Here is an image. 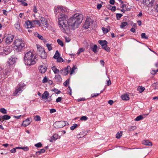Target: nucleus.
Wrapping results in <instances>:
<instances>
[{
	"instance_id": "obj_1",
	"label": "nucleus",
	"mask_w": 158,
	"mask_h": 158,
	"mask_svg": "<svg viewBox=\"0 0 158 158\" xmlns=\"http://www.w3.org/2000/svg\"><path fill=\"white\" fill-rule=\"evenodd\" d=\"M67 10L66 8L62 6H57L55 8L56 15L60 16L58 21L59 26L63 32H65L69 27L73 29L77 28L83 19L82 15L77 13L70 18L68 21V17L65 14Z\"/></svg>"
},
{
	"instance_id": "obj_2",
	"label": "nucleus",
	"mask_w": 158,
	"mask_h": 158,
	"mask_svg": "<svg viewBox=\"0 0 158 158\" xmlns=\"http://www.w3.org/2000/svg\"><path fill=\"white\" fill-rule=\"evenodd\" d=\"M24 60L25 64L29 66L34 64L37 60L36 56L31 51L26 53Z\"/></svg>"
},
{
	"instance_id": "obj_3",
	"label": "nucleus",
	"mask_w": 158,
	"mask_h": 158,
	"mask_svg": "<svg viewBox=\"0 0 158 158\" xmlns=\"http://www.w3.org/2000/svg\"><path fill=\"white\" fill-rule=\"evenodd\" d=\"M15 48L18 52H21L25 47L24 42L21 39H16L13 42Z\"/></svg>"
},
{
	"instance_id": "obj_4",
	"label": "nucleus",
	"mask_w": 158,
	"mask_h": 158,
	"mask_svg": "<svg viewBox=\"0 0 158 158\" xmlns=\"http://www.w3.org/2000/svg\"><path fill=\"white\" fill-rule=\"evenodd\" d=\"M15 61L16 59L15 58L12 57H10L6 63V65L7 67V68H8L9 69H13Z\"/></svg>"
},
{
	"instance_id": "obj_5",
	"label": "nucleus",
	"mask_w": 158,
	"mask_h": 158,
	"mask_svg": "<svg viewBox=\"0 0 158 158\" xmlns=\"http://www.w3.org/2000/svg\"><path fill=\"white\" fill-rule=\"evenodd\" d=\"M66 125L65 122L64 121H56L54 124V126L55 128H59L63 127Z\"/></svg>"
},
{
	"instance_id": "obj_6",
	"label": "nucleus",
	"mask_w": 158,
	"mask_h": 158,
	"mask_svg": "<svg viewBox=\"0 0 158 158\" xmlns=\"http://www.w3.org/2000/svg\"><path fill=\"white\" fill-rule=\"evenodd\" d=\"M10 73V71L6 70L2 71V69L0 66V78L2 79L5 77H7V75H8Z\"/></svg>"
},
{
	"instance_id": "obj_7",
	"label": "nucleus",
	"mask_w": 158,
	"mask_h": 158,
	"mask_svg": "<svg viewBox=\"0 0 158 158\" xmlns=\"http://www.w3.org/2000/svg\"><path fill=\"white\" fill-rule=\"evenodd\" d=\"M14 38V37L13 35L9 34L5 39V43L8 44H10L12 43Z\"/></svg>"
},
{
	"instance_id": "obj_8",
	"label": "nucleus",
	"mask_w": 158,
	"mask_h": 158,
	"mask_svg": "<svg viewBox=\"0 0 158 158\" xmlns=\"http://www.w3.org/2000/svg\"><path fill=\"white\" fill-rule=\"evenodd\" d=\"M40 21L41 24L40 26H44L46 28H47L48 27V25L47 23V21L45 18L44 17H41L40 19Z\"/></svg>"
},
{
	"instance_id": "obj_9",
	"label": "nucleus",
	"mask_w": 158,
	"mask_h": 158,
	"mask_svg": "<svg viewBox=\"0 0 158 158\" xmlns=\"http://www.w3.org/2000/svg\"><path fill=\"white\" fill-rule=\"evenodd\" d=\"M25 26L27 28H31L34 27V23H33L32 21H27L25 22Z\"/></svg>"
},
{
	"instance_id": "obj_10",
	"label": "nucleus",
	"mask_w": 158,
	"mask_h": 158,
	"mask_svg": "<svg viewBox=\"0 0 158 158\" xmlns=\"http://www.w3.org/2000/svg\"><path fill=\"white\" fill-rule=\"evenodd\" d=\"M154 0H143V4L148 7L152 6L154 2Z\"/></svg>"
},
{
	"instance_id": "obj_11",
	"label": "nucleus",
	"mask_w": 158,
	"mask_h": 158,
	"mask_svg": "<svg viewBox=\"0 0 158 158\" xmlns=\"http://www.w3.org/2000/svg\"><path fill=\"white\" fill-rule=\"evenodd\" d=\"M71 69V68L69 66H67V67L64 69L61 70V73L64 75H66L70 72V70Z\"/></svg>"
},
{
	"instance_id": "obj_12",
	"label": "nucleus",
	"mask_w": 158,
	"mask_h": 158,
	"mask_svg": "<svg viewBox=\"0 0 158 158\" xmlns=\"http://www.w3.org/2000/svg\"><path fill=\"white\" fill-rule=\"evenodd\" d=\"M92 21L90 20V19H86L84 24L83 25V27L84 28H85L86 29H88L89 28V26H90V22H91Z\"/></svg>"
},
{
	"instance_id": "obj_13",
	"label": "nucleus",
	"mask_w": 158,
	"mask_h": 158,
	"mask_svg": "<svg viewBox=\"0 0 158 158\" xmlns=\"http://www.w3.org/2000/svg\"><path fill=\"white\" fill-rule=\"evenodd\" d=\"M10 52V50L9 46H6L3 49V52H2L5 55H7Z\"/></svg>"
},
{
	"instance_id": "obj_14",
	"label": "nucleus",
	"mask_w": 158,
	"mask_h": 158,
	"mask_svg": "<svg viewBox=\"0 0 158 158\" xmlns=\"http://www.w3.org/2000/svg\"><path fill=\"white\" fill-rule=\"evenodd\" d=\"M40 71L42 73H44L46 71L47 68L44 65H40L39 68Z\"/></svg>"
},
{
	"instance_id": "obj_15",
	"label": "nucleus",
	"mask_w": 158,
	"mask_h": 158,
	"mask_svg": "<svg viewBox=\"0 0 158 158\" xmlns=\"http://www.w3.org/2000/svg\"><path fill=\"white\" fill-rule=\"evenodd\" d=\"M49 93L48 91H45L42 94V99H47L48 98Z\"/></svg>"
},
{
	"instance_id": "obj_16",
	"label": "nucleus",
	"mask_w": 158,
	"mask_h": 158,
	"mask_svg": "<svg viewBox=\"0 0 158 158\" xmlns=\"http://www.w3.org/2000/svg\"><path fill=\"white\" fill-rule=\"evenodd\" d=\"M25 86V85L24 83L20 84L17 86V89H18L19 91L20 92V91H23V87Z\"/></svg>"
},
{
	"instance_id": "obj_17",
	"label": "nucleus",
	"mask_w": 158,
	"mask_h": 158,
	"mask_svg": "<svg viewBox=\"0 0 158 158\" xmlns=\"http://www.w3.org/2000/svg\"><path fill=\"white\" fill-rule=\"evenodd\" d=\"M30 123L29 119L28 118L27 119L24 121L23 123V125L24 127H26L29 125Z\"/></svg>"
},
{
	"instance_id": "obj_18",
	"label": "nucleus",
	"mask_w": 158,
	"mask_h": 158,
	"mask_svg": "<svg viewBox=\"0 0 158 158\" xmlns=\"http://www.w3.org/2000/svg\"><path fill=\"white\" fill-rule=\"evenodd\" d=\"M44 51V49L40 46H37V52L39 54Z\"/></svg>"
},
{
	"instance_id": "obj_19",
	"label": "nucleus",
	"mask_w": 158,
	"mask_h": 158,
	"mask_svg": "<svg viewBox=\"0 0 158 158\" xmlns=\"http://www.w3.org/2000/svg\"><path fill=\"white\" fill-rule=\"evenodd\" d=\"M39 55H40L41 57L43 59H45L47 57L46 53L45 52V51L40 53Z\"/></svg>"
},
{
	"instance_id": "obj_20",
	"label": "nucleus",
	"mask_w": 158,
	"mask_h": 158,
	"mask_svg": "<svg viewBox=\"0 0 158 158\" xmlns=\"http://www.w3.org/2000/svg\"><path fill=\"white\" fill-rule=\"evenodd\" d=\"M58 135L56 134H55L52 137L51 139L50 140L51 142H52L53 140H56L58 139Z\"/></svg>"
},
{
	"instance_id": "obj_21",
	"label": "nucleus",
	"mask_w": 158,
	"mask_h": 158,
	"mask_svg": "<svg viewBox=\"0 0 158 158\" xmlns=\"http://www.w3.org/2000/svg\"><path fill=\"white\" fill-rule=\"evenodd\" d=\"M121 98L124 100H128L129 99V96L127 94H124L121 96Z\"/></svg>"
},
{
	"instance_id": "obj_22",
	"label": "nucleus",
	"mask_w": 158,
	"mask_h": 158,
	"mask_svg": "<svg viewBox=\"0 0 158 158\" xmlns=\"http://www.w3.org/2000/svg\"><path fill=\"white\" fill-rule=\"evenodd\" d=\"M98 43L102 46H105L107 44V42L106 40H99Z\"/></svg>"
},
{
	"instance_id": "obj_23",
	"label": "nucleus",
	"mask_w": 158,
	"mask_h": 158,
	"mask_svg": "<svg viewBox=\"0 0 158 158\" xmlns=\"http://www.w3.org/2000/svg\"><path fill=\"white\" fill-rule=\"evenodd\" d=\"M143 144L145 145H148V146H152V144L151 142H150L148 140H145L143 141Z\"/></svg>"
},
{
	"instance_id": "obj_24",
	"label": "nucleus",
	"mask_w": 158,
	"mask_h": 158,
	"mask_svg": "<svg viewBox=\"0 0 158 158\" xmlns=\"http://www.w3.org/2000/svg\"><path fill=\"white\" fill-rule=\"evenodd\" d=\"M128 25V24L127 22H124L121 23L120 27L121 28H125V27Z\"/></svg>"
},
{
	"instance_id": "obj_25",
	"label": "nucleus",
	"mask_w": 158,
	"mask_h": 158,
	"mask_svg": "<svg viewBox=\"0 0 158 158\" xmlns=\"http://www.w3.org/2000/svg\"><path fill=\"white\" fill-rule=\"evenodd\" d=\"M55 79L59 82H61L62 80V79L61 77L59 75H56L55 76Z\"/></svg>"
},
{
	"instance_id": "obj_26",
	"label": "nucleus",
	"mask_w": 158,
	"mask_h": 158,
	"mask_svg": "<svg viewBox=\"0 0 158 158\" xmlns=\"http://www.w3.org/2000/svg\"><path fill=\"white\" fill-rule=\"evenodd\" d=\"M35 36L39 38V39L40 40L43 39V37L40 35L39 33L37 32H36L34 34Z\"/></svg>"
},
{
	"instance_id": "obj_27",
	"label": "nucleus",
	"mask_w": 158,
	"mask_h": 158,
	"mask_svg": "<svg viewBox=\"0 0 158 158\" xmlns=\"http://www.w3.org/2000/svg\"><path fill=\"white\" fill-rule=\"evenodd\" d=\"M97 46L96 45H94L93 47H91L92 50L95 53L97 52Z\"/></svg>"
},
{
	"instance_id": "obj_28",
	"label": "nucleus",
	"mask_w": 158,
	"mask_h": 158,
	"mask_svg": "<svg viewBox=\"0 0 158 158\" xmlns=\"http://www.w3.org/2000/svg\"><path fill=\"white\" fill-rule=\"evenodd\" d=\"M46 46L48 50L49 51L52 49V44H46Z\"/></svg>"
},
{
	"instance_id": "obj_29",
	"label": "nucleus",
	"mask_w": 158,
	"mask_h": 158,
	"mask_svg": "<svg viewBox=\"0 0 158 158\" xmlns=\"http://www.w3.org/2000/svg\"><path fill=\"white\" fill-rule=\"evenodd\" d=\"M145 89V88L144 87L139 86L138 87L137 90L139 92L141 93Z\"/></svg>"
},
{
	"instance_id": "obj_30",
	"label": "nucleus",
	"mask_w": 158,
	"mask_h": 158,
	"mask_svg": "<svg viewBox=\"0 0 158 158\" xmlns=\"http://www.w3.org/2000/svg\"><path fill=\"white\" fill-rule=\"evenodd\" d=\"M45 150L44 149H42L40 151H37L36 152L35 154L36 155H39L41 153H44L45 152Z\"/></svg>"
},
{
	"instance_id": "obj_31",
	"label": "nucleus",
	"mask_w": 158,
	"mask_h": 158,
	"mask_svg": "<svg viewBox=\"0 0 158 158\" xmlns=\"http://www.w3.org/2000/svg\"><path fill=\"white\" fill-rule=\"evenodd\" d=\"M60 55L59 53V52L58 50H56V53L55 55L53 56V58L55 59H56L58 58V57H60Z\"/></svg>"
},
{
	"instance_id": "obj_32",
	"label": "nucleus",
	"mask_w": 158,
	"mask_h": 158,
	"mask_svg": "<svg viewBox=\"0 0 158 158\" xmlns=\"http://www.w3.org/2000/svg\"><path fill=\"white\" fill-rule=\"evenodd\" d=\"M52 69L55 74H56L58 73L59 72V70L57 69L55 66L52 67Z\"/></svg>"
},
{
	"instance_id": "obj_33",
	"label": "nucleus",
	"mask_w": 158,
	"mask_h": 158,
	"mask_svg": "<svg viewBox=\"0 0 158 158\" xmlns=\"http://www.w3.org/2000/svg\"><path fill=\"white\" fill-rule=\"evenodd\" d=\"M32 22L33 23H34V25H35V24H36L37 25H39V26H41V24L40 20H32Z\"/></svg>"
},
{
	"instance_id": "obj_34",
	"label": "nucleus",
	"mask_w": 158,
	"mask_h": 158,
	"mask_svg": "<svg viewBox=\"0 0 158 158\" xmlns=\"http://www.w3.org/2000/svg\"><path fill=\"white\" fill-rule=\"evenodd\" d=\"M122 135V132L120 131L118 132L116 135V138L117 139H119Z\"/></svg>"
},
{
	"instance_id": "obj_35",
	"label": "nucleus",
	"mask_w": 158,
	"mask_h": 158,
	"mask_svg": "<svg viewBox=\"0 0 158 158\" xmlns=\"http://www.w3.org/2000/svg\"><path fill=\"white\" fill-rule=\"evenodd\" d=\"M143 116L142 115H140L137 116L135 119V120L136 121H140L143 118Z\"/></svg>"
},
{
	"instance_id": "obj_36",
	"label": "nucleus",
	"mask_w": 158,
	"mask_h": 158,
	"mask_svg": "<svg viewBox=\"0 0 158 158\" xmlns=\"http://www.w3.org/2000/svg\"><path fill=\"white\" fill-rule=\"evenodd\" d=\"M2 118L3 120H7L10 118V116L7 115H5L2 116Z\"/></svg>"
},
{
	"instance_id": "obj_37",
	"label": "nucleus",
	"mask_w": 158,
	"mask_h": 158,
	"mask_svg": "<svg viewBox=\"0 0 158 158\" xmlns=\"http://www.w3.org/2000/svg\"><path fill=\"white\" fill-rule=\"evenodd\" d=\"M102 47L103 49L107 51V52H109L110 51V48L107 46V44H106V45L105 46H102Z\"/></svg>"
},
{
	"instance_id": "obj_38",
	"label": "nucleus",
	"mask_w": 158,
	"mask_h": 158,
	"mask_svg": "<svg viewBox=\"0 0 158 158\" xmlns=\"http://www.w3.org/2000/svg\"><path fill=\"white\" fill-rule=\"evenodd\" d=\"M15 28L17 29H19L20 28V24L19 22H17L14 25Z\"/></svg>"
},
{
	"instance_id": "obj_39",
	"label": "nucleus",
	"mask_w": 158,
	"mask_h": 158,
	"mask_svg": "<svg viewBox=\"0 0 158 158\" xmlns=\"http://www.w3.org/2000/svg\"><path fill=\"white\" fill-rule=\"evenodd\" d=\"M136 129V127L135 126H131L128 128V130L129 131H131Z\"/></svg>"
},
{
	"instance_id": "obj_40",
	"label": "nucleus",
	"mask_w": 158,
	"mask_h": 158,
	"mask_svg": "<svg viewBox=\"0 0 158 158\" xmlns=\"http://www.w3.org/2000/svg\"><path fill=\"white\" fill-rule=\"evenodd\" d=\"M85 50V49L84 48H81L79 49L78 52H77V54L79 55L81 53L83 52Z\"/></svg>"
},
{
	"instance_id": "obj_41",
	"label": "nucleus",
	"mask_w": 158,
	"mask_h": 158,
	"mask_svg": "<svg viewBox=\"0 0 158 158\" xmlns=\"http://www.w3.org/2000/svg\"><path fill=\"white\" fill-rule=\"evenodd\" d=\"M0 112L3 114H6L7 113L6 110L4 108H1L0 109Z\"/></svg>"
},
{
	"instance_id": "obj_42",
	"label": "nucleus",
	"mask_w": 158,
	"mask_h": 158,
	"mask_svg": "<svg viewBox=\"0 0 158 158\" xmlns=\"http://www.w3.org/2000/svg\"><path fill=\"white\" fill-rule=\"evenodd\" d=\"M78 126L77 124L74 123L73 124V125L70 127V129L72 130H74L75 129L77 128Z\"/></svg>"
},
{
	"instance_id": "obj_43",
	"label": "nucleus",
	"mask_w": 158,
	"mask_h": 158,
	"mask_svg": "<svg viewBox=\"0 0 158 158\" xmlns=\"http://www.w3.org/2000/svg\"><path fill=\"white\" fill-rule=\"evenodd\" d=\"M34 119L35 121H40L41 120L40 117L39 115H36L34 117Z\"/></svg>"
},
{
	"instance_id": "obj_44",
	"label": "nucleus",
	"mask_w": 158,
	"mask_h": 158,
	"mask_svg": "<svg viewBox=\"0 0 158 158\" xmlns=\"http://www.w3.org/2000/svg\"><path fill=\"white\" fill-rule=\"evenodd\" d=\"M57 42L58 44L61 46H63L64 45V44L63 42L60 40V39H58L57 40Z\"/></svg>"
},
{
	"instance_id": "obj_45",
	"label": "nucleus",
	"mask_w": 158,
	"mask_h": 158,
	"mask_svg": "<svg viewBox=\"0 0 158 158\" xmlns=\"http://www.w3.org/2000/svg\"><path fill=\"white\" fill-rule=\"evenodd\" d=\"M69 79H67L65 82L63 83V85L64 86H67L69 83Z\"/></svg>"
},
{
	"instance_id": "obj_46",
	"label": "nucleus",
	"mask_w": 158,
	"mask_h": 158,
	"mask_svg": "<svg viewBox=\"0 0 158 158\" xmlns=\"http://www.w3.org/2000/svg\"><path fill=\"white\" fill-rule=\"evenodd\" d=\"M53 91L54 92L57 94H58L60 93L61 91L58 90V89H53Z\"/></svg>"
},
{
	"instance_id": "obj_47",
	"label": "nucleus",
	"mask_w": 158,
	"mask_h": 158,
	"mask_svg": "<svg viewBox=\"0 0 158 158\" xmlns=\"http://www.w3.org/2000/svg\"><path fill=\"white\" fill-rule=\"evenodd\" d=\"M102 29L104 33H107L108 32V30L107 28L102 27Z\"/></svg>"
},
{
	"instance_id": "obj_48",
	"label": "nucleus",
	"mask_w": 158,
	"mask_h": 158,
	"mask_svg": "<svg viewBox=\"0 0 158 158\" xmlns=\"http://www.w3.org/2000/svg\"><path fill=\"white\" fill-rule=\"evenodd\" d=\"M141 37L143 39H148V37L146 35L145 33H142L141 34Z\"/></svg>"
},
{
	"instance_id": "obj_49",
	"label": "nucleus",
	"mask_w": 158,
	"mask_h": 158,
	"mask_svg": "<svg viewBox=\"0 0 158 158\" xmlns=\"http://www.w3.org/2000/svg\"><path fill=\"white\" fill-rule=\"evenodd\" d=\"M116 16L117 19L119 20L120 18L123 16V15L121 14H117Z\"/></svg>"
},
{
	"instance_id": "obj_50",
	"label": "nucleus",
	"mask_w": 158,
	"mask_h": 158,
	"mask_svg": "<svg viewBox=\"0 0 158 158\" xmlns=\"http://www.w3.org/2000/svg\"><path fill=\"white\" fill-rule=\"evenodd\" d=\"M35 146L37 148H40L42 147V144L40 143H38L35 144Z\"/></svg>"
},
{
	"instance_id": "obj_51",
	"label": "nucleus",
	"mask_w": 158,
	"mask_h": 158,
	"mask_svg": "<svg viewBox=\"0 0 158 158\" xmlns=\"http://www.w3.org/2000/svg\"><path fill=\"white\" fill-rule=\"evenodd\" d=\"M48 79L47 77L46 76H45L44 77L43 79L42 80V82L43 83H45L47 82L48 81Z\"/></svg>"
},
{
	"instance_id": "obj_52",
	"label": "nucleus",
	"mask_w": 158,
	"mask_h": 158,
	"mask_svg": "<svg viewBox=\"0 0 158 158\" xmlns=\"http://www.w3.org/2000/svg\"><path fill=\"white\" fill-rule=\"evenodd\" d=\"M20 92L19 91H18V89L16 88L15 89V92L13 93L14 95L15 96L17 94H18L19 93H20Z\"/></svg>"
},
{
	"instance_id": "obj_53",
	"label": "nucleus",
	"mask_w": 158,
	"mask_h": 158,
	"mask_svg": "<svg viewBox=\"0 0 158 158\" xmlns=\"http://www.w3.org/2000/svg\"><path fill=\"white\" fill-rule=\"evenodd\" d=\"M20 148V147H17L16 148H14L12 149L11 150H10V151L12 153H15V152L16 151V149L17 148Z\"/></svg>"
},
{
	"instance_id": "obj_54",
	"label": "nucleus",
	"mask_w": 158,
	"mask_h": 158,
	"mask_svg": "<svg viewBox=\"0 0 158 158\" xmlns=\"http://www.w3.org/2000/svg\"><path fill=\"white\" fill-rule=\"evenodd\" d=\"M158 71V69L156 70H153L151 71V73L152 75H155Z\"/></svg>"
},
{
	"instance_id": "obj_55",
	"label": "nucleus",
	"mask_w": 158,
	"mask_h": 158,
	"mask_svg": "<svg viewBox=\"0 0 158 158\" xmlns=\"http://www.w3.org/2000/svg\"><path fill=\"white\" fill-rule=\"evenodd\" d=\"M99 94L100 93L92 94L91 95V96L92 97H96L99 95Z\"/></svg>"
},
{
	"instance_id": "obj_56",
	"label": "nucleus",
	"mask_w": 158,
	"mask_h": 158,
	"mask_svg": "<svg viewBox=\"0 0 158 158\" xmlns=\"http://www.w3.org/2000/svg\"><path fill=\"white\" fill-rule=\"evenodd\" d=\"M67 91L69 92L70 93V94L71 95L72 93V89L70 86H69L67 89Z\"/></svg>"
},
{
	"instance_id": "obj_57",
	"label": "nucleus",
	"mask_w": 158,
	"mask_h": 158,
	"mask_svg": "<svg viewBox=\"0 0 158 158\" xmlns=\"http://www.w3.org/2000/svg\"><path fill=\"white\" fill-rule=\"evenodd\" d=\"M62 100V97H59L57 98L56 100V102H60Z\"/></svg>"
},
{
	"instance_id": "obj_58",
	"label": "nucleus",
	"mask_w": 158,
	"mask_h": 158,
	"mask_svg": "<svg viewBox=\"0 0 158 158\" xmlns=\"http://www.w3.org/2000/svg\"><path fill=\"white\" fill-rule=\"evenodd\" d=\"M56 59H57V61L58 62H61L63 61V60L62 58L61 57H58V58Z\"/></svg>"
},
{
	"instance_id": "obj_59",
	"label": "nucleus",
	"mask_w": 158,
	"mask_h": 158,
	"mask_svg": "<svg viewBox=\"0 0 158 158\" xmlns=\"http://www.w3.org/2000/svg\"><path fill=\"white\" fill-rule=\"evenodd\" d=\"M87 119V117L85 116H82L81 118V120H86Z\"/></svg>"
},
{
	"instance_id": "obj_60",
	"label": "nucleus",
	"mask_w": 158,
	"mask_h": 158,
	"mask_svg": "<svg viewBox=\"0 0 158 158\" xmlns=\"http://www.w3.org/2000/svg\"><path fill=\"white\" fill-rule=\"evenodd\" d=\"M64 38H65V41L67 42H69L70 40V39L69 37H65Z\"/></svg>"
},
{
	"instance_id": "obj_61",
	"label": "nucleus",
	"mask_w": 158,
	"mask_h": 158,
	"mask_svg": "<svg viewBox=\"0 0 158 158\" xmlns=\"http://www.w3.org/2000/svg\"><path fill=\"white\" fill-rule=\"evenodd\" d=\"M19 149H22L25 151H27L28 150V148L27 147H22V148H19Z\"/></svg>"
},
{
	"instance_id": "obj_62",
	"label": "nucleus",
	"mask_w": 158,
	"mask_h": 158,
	"mask_svg": "<svg viewBox=\"0 0 158 158\" xmlns=\"http://www.w3.org/2000/svg\"><path fill=\"white\" fill-rule=\"evenodd\" d=\"M56 110L55 109H52L50 110V113H54L56 112Z\"/></svg>"
},
{
	"instance_id": "obj_63",
	"label": "nucleus",
	"mask_w": 158,
	"mask_h": 158,
	"mask_svg": "<svg viewBox=\"0 0 158 158\" xmlns=\"http://www.w3.org/2000/svg\"><path fill=\"white\" fill-rule=\"evenodd\" d=\"M111 8L110 9L113 11H115L116 10V7L115 6H113L111 7L110 6Z\"/></svg>"
},
{
	"instance_id": "obj_64",
	"label": "nucleus",
	"mask_w": 158,
	"mask_h": 158,
	"mask_svg": "<svg viewBox=\"0 0 158 158\" xmlns=\"http://www.w3.org/2000/svg\"><path fill=\"white\" fill-rule=\"evenodd\" d=\"M155 8L157 12H158V4H156L155 6Z\"/></svg>"
}]
</instances>
